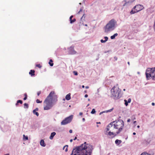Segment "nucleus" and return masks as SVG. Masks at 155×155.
Masks as SVG:
<instances>
[{
	"mask_svg": "<svg viewBox=\"0 0 155 155\" xmlns=\"http://www.w3.org/2000/svg\"><path fill=\"white\" fill-rule=\"evenodd\" d=\"M24 107L28 108V105L27 103H25L24 104Z\"/></svg>",
	"mask_w": 155,
	"mask_h": 155,
	"instance_id": "nucleus-23",
	"label": "nucleus"
},
{
	"mask_svg": "<svg viewBox=\"0 0 155 155\" xmlns=\"http://www.w3.org/2000/svg\"><path fill=\"white\" fill-rule=\"evenodd\" d=\"M53 60L52 59H50L49 60V64L51 66H53L54 64L53 63Z\"/></svg>",
	"mask_w": 155,
	"mask_h": 155,
	"instance_id": "nucleus-19",
	"label": "nucleus"
},
{
	"mask_svg": "<svg viewBox=\"0 0 155 155\" xmlns=\"http://www.w3.org/2000/svg\"><path fill=\"white\" fill-rule=\"evenodd\" d=\"M56 133L55 132H53L51 134V135L49 137V138L51 140L53 139V137L55 135Z\"/></svg>",
	"mask_w": 155,
	"mask_h": 155,
	"instance_id": "nucleus-12",
	"label": "nucleus"
},
{
	"mask_svg": "<svg viewBox=\"0 0 155 155\" xmlns=\"http://www.w3.org/2000/svg\"><path fill=\"white\" fill-rule=\"evenodd\" d=\"M73 17V16L71 15L70 17V23L72 24L74 22L76 21V19L75 18H74L73 20L72 19V18Z\"/></svg>",
	"mask_w": 155,
	"mask_h": 155,
	"instance_id": "nucleus-11",
	"label": "nucleus"
},
{
	"mask_svg": "<svg viewBox=\"0 0 155 155\" xmlns=\"http://www.w3.org/2000/svg\"><path fill=\"white\" fill-rule=\"evenodd\" d=\"M130 119H128L127 120V122H130Z\"/></svg>",
	"mask_w": 155,
	"mask_h": 155,
	"instance_id": "nucleus-35",
	"label": "nucleus"
},
{
	"mask_svg": "<svg viewBox=\"0 0 155 155\" xmlns=\"http://www.w3.org/2000/svg\"><path fill=\"white\" fill-rule=\"evenodd\" d=\"M152 105L153 106H154V105H155V103H153H153H152Z\"/></svg>",
	"mask_w": 155,
	"mask_h": 155,
	"instance_id": "nucleus-39",
	"label": "nucleus"
},
{
	"mask_svg": "<svg viewBox=\"0 0 155 155\" xmlns=\"http://www.w3.org/2000/svg\"><path fill=\"white\" fill-rule=\"evenodd\" d=\"M146 78L147 79L152 78L155 80V68H148L146 72Z\"/></svg>",
	"mask_w": 155,
	"mask_h": 155,
	"instance_id": "nucleus-6",
	"label": "nucleus"
},
{
	"mask_svg": "<svg viewBox=\"0 0 155 155\" xmlns=\"http://www.w3.org/2000/svg\"><path fill=\"white\" fill-rule=\"evenodd\" d=\"M82 87L83 88H84V85H82Z\"/></svg>",
	"mask_w": 155,
	"mask_h": 155,
	"instance_id": "nucleus-47",
	"label": "nucleus"
},
{
	"mask_svg": "<svg viewBox=\"0 0 155 155\" xmlns=\"http://www.w3.org/2000/svg\"><path fill=\"white\" fill-rule=\"evenodd\" d=\"M36 66L39 68H41V66L40 64H37Z\"/></svg>",
	"mask_w": 155,
	"mask_h": 155,
	"instance_id": "nucleus-29",
	"label": "nucleus"
},
{
	"mask_svg": "<svg viewBox=\"0 0 155 155\" xmlns=\"http://www.w3.org/2000/svg\"><path fill=\"white\" fill-rule=\"evenodd\" d=\"M71 94L70 93L67 94L65 97V99L67 100H69L71 99Z\"/></svg>",
	"mask_w": 155,
	"mask_h": 155,
	"instance_id": "nucleus-14",
	"label": "nucleus"
},
{
	"mask_svg": "<svg viewBox=\"0 0 155 155\" xmlns=\"http://www.w3.org/2000/svg\"><path fill=\"white\" fill-rule=\"evenodd\" d=\"M5 155H9L8 154H5Z\"/></svg>",
	"mask_w": 155,
	"mask_h": 155,
	"instance_id": "nucleus-53",
	"label": "nucleus"
},
{
	"mask_svg": "<svg viewBox=\"0 0 155 155\" xmlns=\"http://www.w3.org/2000/svg\"><path fill=\"white\" fill-rule=\"evenodd\" d=\"M125 90H125V89H123V91H125Z\"/></svg>",
	"mask_w": 155,
	"mask_h": 155,
	"instance_id": "nucleus-50",
	"label": "nucleus"
},
{
	"mask_svg": "<svg viewBox=\"0 0 155 155\" xmlns=\"http://www.w3.org/2000/svg\"><path fill=\"white\" fill-rule=\"evenodd\" d=\"M92 150V146L85 142L80 146L73 149L71 155H91Z\"/></svg>",
	"mask_w": 155,
	"mask_h": 155,
	"instance_id": "nucleus-2",
	"label": "nucleus"
},
{
	"mask_svg": "<svg viewBox=\"0 0 155 155\" xmlns=\"http://www.w3.org/2000/svg\"><path fill=\"white\" fill-rule=\"evenodd\" d=\"M72 141H73V140L72 139H71L70 140V142H72Z\"/></svg>",
	"mask_w": 155,
	"mask_h": 155,
	"instance_id": "nucleus-43",
	"label": "nucleus"
},
{
	"mask_svg": "<svg viewBox=\"0 0 155 155\" xmlns=\"http://www.w3.org/2000/svg\"><path fill=\"white\" fill-rule=\"evenodd\" d=\"M74 73L75 75H78V73L77 72L74 71Z\"/></svg>",
	"mask_w": 155,
	"mask_h": 155,
	"instance_id": "nucleus-32",
	"label": "nucleus"
},
{
	"mask_svg": "<svg viewBox=\"0 0 155 155\" xmlns=\"http://www.w3.org/2000/svg\"><path fill=\"white\" fill-rule=\"evenodd\" d=\"M77 137H75L74 138V140H76L77 139Z\"/></svg>",
	"mask_w": 155,
	"mask_h": 155,
	"instance_id": "nucleus-42",
	"label": "nucleus"
},
{
	"mask_svg": "<svg viewBox=\"0 0 155 155\" xmlns=\"http://www.w3.org/2000/svg\"><path fill=\"white\" fill-rule=\"evenodd\" d=\"M85 88L86 89H88V88H89V87L88 86H86L85 87Z\"/></svg>",
	"mask_w": 155,
	"mask_h": 155,
	"instance_id": "nucleus-40",
	"label": "nucleus"
},
{
	"mask_svg": "<svg viewBox=\"0 0 155 155\" xmlns=\"http://www.w3.org/2000/svg\"><path fill=\"white\" fill-rule=\"evenodd\" d=\"M68 145H66L65 146H64V147H63V150H64V149H65V151L66 152L68 151Z\"/></svg>",
	"mask_w": 155,
	"mask_h": 155,
	"instance_id": "nucleus-20",
	"label": "nucleus"
},
{
	"mask_svg": "<svg viewBox=\"0 0 155 155\" xmlns=\"http://www.w3.org/2000/svg\"><path fill=\"white\" fill-rule=\"evenodd\" d=\"M73 117V115H71L69 116L66 118L61 123V125H64L69 123H70L72 120Z\"/></svg>",
	"mask_w": 155,
	"mask_h": 155,
	"instance_id": "nucleus-8",
	"label": "nucleus"
},
{
	"mask_svg": "<svg viewBox=\"0 0 155 155\" xmlns=\"http://www.w3.org/2000/svg\"><path fill=\"white\" fill-rule=\"evenodd\" d=\"M137 127L138 128H139L140 127V126H139V125H138V126H137Z\"/></svg>",
	"mask_w": 155,
	"mask_h": 155,
	"instance_id": "nucleus-48",
	"label": "nucleus"
},
{
	"mask_svg": "<svg viewBox=\"0 0 155 155\" xmlns=\"http://www.w3.org/2000/svg\"><path fill=\"white\" fill-rule=\"evenodd\" d=\"M35 71L34 70H31L29 72V74L31 75V76H34L35 75Z\"/></svg>",
	"mask_w": 155,
	"mask_h": 155,
	"instance_id": "nucleus-16",
	"label": "nucleus"
},
{
	"mask_svg": "<svg viewBox=\"0 0 155 155\" xmlns=\"http://www.w3.org/2000/svg\"><path fill=\"white\" fill-rule=\"evenodd\" d=\"M38 108H36L35 109L33 110V113L34 114H35L37 117L39 116V114L38 112L36 111H38Z\"/></svg>",
	"mask_w": 155,
	"mask_h": 155,
	"instance_id": "nucleus-10",
	"label": "nucleus"
},
{
	"mask_svg": "<svg viewBox=\"0 0 155 155\" xmlns=\"http://www.w3.org/2000/svg\"><path fill=\"white\" fill-rule=\"evenodd\" d=\"M128 64H129V65H130V62H128V63H127Z\"/></svg>",
	"mask_w": 155,
	"mask_h": 155,
	"instance_id": "nucleus-49",
	"label": "nucleus"
},
{
	"mask_svg": "<svg viewBox=\"0 0 155 155\" xmlns=\"http://www.w3.org/2000/svg\"><path fill=\"white\" fill-rule=\"evenodd\" d=\"M135 119V117H134V118L133 120H134V119Z\"/></svg>",
	"mask_w": 155,
	"mask_h": 155,
	"instance_id": "nucleus-52",
	"label": "nucleus"
},
{
	"mask_svg": "<svg viewBox=\"0 0 155 155\" xmlns=\"http://www.w3.org/2000/svg\"><path fill=\"white\" fill-rule=\"evenodd\" d=\"M140 155H154L153 154H149L146 153L145 152L141 154Z\"/></svg>",
	"mask_w": 155,
	"mask_h": 155,
	"instance_id": "nucleus-21",
	"label": "nucleus"
},
{
	"mask_svg": "<svg viewBox=\"0 0 155 155\" xmlns=\"http://www.w3.org/2000/svg\"><path fill=\"white\" fill-rule=\"evenodd\" d=\"M104 38L105 39V40H104L103 39L101 40V43H104V42H106L107 41L108 39V37L106 36Z\"/></svg>",
	"mask_w": 155,
	"mask_h": 155,
	"instance_id": "nucleus-17",
	"label": "nucleus"
},
{
	"mask_svg": "<svg viewBox=\"0 0 155 155\" xmlns=\"http://www.w3.org/2000/svg\"><path fill=\"white\" fill-rule=\"evenodd\" d=\"M69 54H74L76 53L77 52L74 49V47L71 46L68 48Z\"/></svg>",
	"mask_w": 155,
	"mask_h": 155,
	"instance_id": "nucleus-9",
	"label": "nucleus"
},
{
	"mask_svg": "<svg viewBox=\"0 0 155 155\" xmlns=\"http://www.w3.org/2000/svg\"><path fill=\"white\" fill-rule=\"evenodd\" d=\"M122 142L121 140L117 139L115 141V143L117 145H119Z\"/></svg>",
	"mask_w": 155,
	"mask_h": 155,
	"instance_id": "nucleus-15",
	"label": "nucleus"
},
{
	"mask_svg": "<svg viewBox=\"0 0 155 155\" xmlns=\"http://www.w3.org/2000/svg\"><path fill=\"white\" fill-rule=\"evenodd\" d=\"M82 114H83V113H82V112H80V113H79V115H82Z\"/></svg>",
	"mask_w": 155,
	"mask_h": 155,
	"instance_id": "nucleus-38",
	"label": "nucleus"
},
{
	"mask_svg": "<svg viewBox=\"0 0 155 155\" xmlns=\"http://www.w3.org/2000/svg\"><path fill=\"white\" fill-rule=\"evenodd\" d=\"M36 101L37 103H41L42 102V101H40L38 99H37L36 100Z\"/></svg>",
	"mask_w": 155,
	"mask_h": 155,
	"instance_id": "nucleus-27",
	"label": "nucleus"
},
{
	"mask_svg": "<svg viewBox=\"0 0 155 155\" xmlns=\"http://www.w3.org/2000/svg\"><path fill=\"white\" fill-rule=\"evenodd\" d=\"M82 120H83V121H85V118H83L82 119Z\"/></svg>",
	"mask_w": 155,
	"mask_h": 155,
	"instance_id": "nucleus-41",
	"label": "nucleus"
},
{
	"mask_svg": "<svg viewBox=\"0 0 155 155\" xmlns=\"http://www.w3.org/2000/svg\"><path fill=\"white\" fill-rule=\"evenodd\" d=\"M117 21L114 19H113L110 20L105 26L104 28V32L108 33L114 30Z\"/></svg>",
	"mask_w": 155,
	"mask_h": 155,
	"instance_id": "nucleus-5",
	"label": "nucleus"
},
{
	"mask_svg": "<svg viewBox=\"0 0 155 155\" xmlns=\"http://www.w3.org/2000/svg\"><path fill=\"white\" fill-rule=\"evenodd\" d=\"M136 134V133H135V132H134V133H133V134L134 135H135Z\"/></svg>",
	"mask_w": 155,
	"mask_h": 155,
	"instance_id": "nucleus-44",
	"label": "nucleus"
},
{
	"mask_svg": "<svg viewBox=\"0 0 155 155\" xmlns=\"http://www.w3.org/2000/svg\"><path fill=\"white\" fill-rule=\"evenodd\" d=\"M84 14H83V16H82V17L81 18V20L82 19H83V18H85V17H84Z\"/></svg>",
	"mask_w": 155,
	"mask_h": 155,
	"instance_id": "nucleus-34",
	"label": "nucleus"
},
{
	"mask_svg": "<svg viewBox=\"0 0 155 155\" xmlns=\"http://www.w3.org/2000/svg\"><path fill=\"white\" fill-rule=\"evenodd\" d=\"M104 112H101V113H100V114H102Z\"/></svg>",
	"mask_w": 155,
	"mask_h": 155,
	"instance_id": "nucleus-45",
	"label": "nucleus"
},
{
	"mask_svg": "<svg viewBox=\"0 0 155 155\" xmlns=\"http://www.w3.org/2000/svg\"><path fill=\"white\" fill-rule=\"evenodd\" d=\"M85 25V26H87V24Z\"/></svg>",
	"mask_w": 155,
	"mask_h": 155,
	"instance_id": "nucleus-51",
	"label": "nucleus"
},
{
	"mask_svg": "<svg viewBox=\"0 0 155 155\" xmlns=\"http://www.w3.org/2000/svg\"><path fill=\"white\" fill-rule=\"evenodd\" d=\"M88 97V95L87 94H86L84 96L85 97Z\"/></svg>",
	"mask_w": 155,
	"mask_h": 155,
	"instance_id": "nucleus-37",
	"label": "nucleus"
},
{
	"mask_svg": "<svg viewBox=\"0 0 155 155\" xmlns=\"http://www.w3.org/2000/svg\"><path fill=\"white\" fill-rule=\"evenodd\" d=\"M98 124H100V122L98 123Z\"/></svg>",
	"mask_w": 155,
	"mask_h": 155,
	"instance_id": "nucleus-54",
	"label": "nucleus"
},
{
	"mask_svg": "<svg viewBox=\"0 0 155 155\" xmlns=\"http://www.w3.org/2000/svg\"><path fill=\"white\" fill-rule=\"evenodd\" d=\"M20 103L21 104H22V101L21 100H18L17 101V103L16 104V105H17L18 103Z\"/></svg>",
	"mask_w": 155,
	"mask_h": 155,
	"instance_id": "nucleus-22",
	"label": "nucleus"
},
{
	"mask_svg": "<svg viewBox=\"0 0 155 155\" xmlns=\"http://www.w3.org/2000/svg\"><path fill=\"white\" fill-rule=\"evenodd\" d=\"M96 112V111L95 109H93L91 112V113L92 114H94Z\"/></svg>",
	"mask_w": 155,
	"mask_h": 155,
	"instance_id": "nucleus-25",
	"label": "nucleus"
},
{
	"mask_svg": "<svg viewBox=\"0 0 155 155\" xmlns=\"http://www.w3.org/2000/svg\"><path fill=\"white\" fill-rule=\"evenodd\" d=\"M124 101L125 102V104L126 106L128 105V102H127V100H124Z\"/></svg>",
	"mask_w": 155,
	"mask_h": 155,
	"instance_id": "nucleus-26",
	"label": "nucleus"
},
{
	"mask_svg": "<svg viewBox=\"0 0 155 155\" xmlns=\"http://www.w3.org/2000/svg\"><path fill=\"white\" fill-rule=\"evenodd\" d=\"M24 95L25 96V97L23 99H24V100H26V99L27 98V94L26 93H25Z\"/></svg>",
	"mask_w": 155,
	"mask_h": 155,
	"instance_id": "nucleus-24",
	"label": "nucleus"
},
{
	"mask_svg": "<svg viewBox=\"0 0 155 155\" xmlns=\"http://www.w3.org/2000/svg\"><path fill=\"white\" fill-rule=\"evenodd\" d=\"M124 125V121L121 120L113 121L107 126L105 134L114 138L122 130Z\"/></svg>",
	"mask_w": 155,
	"mask_h": 155,
	"instance_id": "nucleus-1",
	"label": "nucleus"
},
{
	"mask_svg": "<svg viewBox=\"0 0 155 155\" xmlns=\"http://www.w3.org/2000/svg\"><path fill=\"white\" fill-rule=\"evenodd\" d=\"M57 96L55 94L54 91H51L44 101V109L45 110L50 109L52 106V102L54 100L57 101Z\"/></svg>",
	"mask_w": 155,
	"mask_h": 155,
	"instance_id": "nucleus-3",
	"label": "nucleus"
},
{
	"mask_svg": "<svg viewBox=\"0 0 155 155\" xmlns=\"http://www.w3.org/2000/svg\"><path fill=\"white\" fill-rule=\"evenodd\" d=\"M144 8L143 5H135L132 9L130 12L131 14L137 13Z\"/></svg>",
	"mask_w": 155,
	"mask_h": 155,
	"instance_id": "nucleus-7",
	"label": "nucleus"
},
{
	"mask_svg": "<svg viewBox=\"0 0 155 155\" xmlns=\"http://www.w3.org/2000/svg\"><path fill=\"white\" fill-rule=\"evenodd\" d=\"M136 123V121H134V123H134V124Z\"/></svg>",
	"mask_w": 155,
	"mask_h": 155,
	"instance_id": "nucleus-46",
	"label": "nucleus"
},
{
	"mask_svg": "<svg viewBox=\"0 0 155 155\" xmlns=\"http://www.w3.org/2000/svg\"><path fill=\"white\" fill-rule=\"evenodd\" d=\"M111 97L114 99L120 98V95L121 92V89L119 88L118 84L114 86L111 90Z\"/></svg>",
	"mask_w": 155,
	"mask_h": 155,
	"instance_id": "nucleus-4",
	"label": "nucleus"
},
{
	"mask_svg": "<svg viewBox=\"0 0 155 155\" xmlns=\"http://www.w3.org/2000/svg\"><path fill=\"white\" fill-rule=\"evenodd\" d=\"M118 35V34L117 33H115L114 34V35L111 36L110 37V38L112 39H114L115 38V37L117 36Z\"/></svg>",
	"mask_w": 155,
	"mask_h": 155,
	"instance_id": "nucleus-18",
	"label": "nucleus"
},
{
	"mask_svg": "<svg viewBox=\"0 0 155 155\" xmlns=\"http://www.w3.org/2000/svg\"><path fill=\"white\" fill-rule=\"evenodd\" d=\"M41 94V92L40 91H38L37 93V95L38 96L40 94Z\"/></svg>",
	"mask_w": 155,
	"mask_h": 155,
	"instance_id": "nucleus-33",
	"label": "nucleus"
},
{
	"mask_svg": "<svg viewBox=\"0 0 155 155\" xmlns=\"http://www.w3.org/2000/svg\"><path fill=\"white\" fill-rule=\"evenodd\" d=\"M23 136L24 139H25L26 140H28V137L27 136H25V135H23Z\"/></svg>",
	"mask_w": 155,
	"mask_h": 155,
	"instance_id": "nucleus-28",
	"label": "nucleus"
},
{
	"mask_svg": "<svg viewBox=\"0 0 155 155\" xmlns=\"http://www.w3.org/2000/svg\"><path fill=\"white\" fill-rule=\"evenodd\" d=\"M82 12V9H81L80 11L78 12V14H79L81 12Z\"/></svg>",
	"mask_w": 155,
	"mask_h": 155,
	"instance_id": "nucleus-31",
	"label": "nucleus"
},
{
	"mask_svg": "<svg viewBox=\"0 0 155 155\" xmlns=\"http://www.w3.org/2000/svg\"><path fill=\"white\" fill-rule=\"evenodd\" d=\"M70 133H72V130H70L69 131Z\"/></svg>",
	"mask_w": 155,
	"mask_h": 155,
	"instance_id": "nucleus-36",
	"label": "nucleus"
},
{
	"mask_svg": "<svg viewBox=\"0 0 155 155\" xmlns=\"http://www.w3.org/2000/svg\"><path fill=\"white\" fill-rule=\"evenodd\" d=\"M40 145L42 147H45L46 145L44 141V140H43L42 139L41 140L40 142Z\"/></svg>",
	"mask_w": 155,
	"mask_h": 155,
	"instance_id": "nucleus-13",
	"label": "nucleus"
},
{
	"mask_svg": "<svg viewBox=\"0 0 155 155\" xmlns=\"http://www.w3.org/2000/svg\"><path fill=\"white\" fill-rule=\"evenodd\" d=\"M131 99L130 98H129L128 99V100L127 101V102L128 103H130L131 102Z\"/></svg>",
	"mask_w": 155,
	"mask_h": 155,
	"instance_id": "nucleus-30",
	"label": "nucleus"
}]
</instances>
